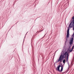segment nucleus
<instances>
[{
    "label": "nucleus",
    "mask_w": 74,
    "mask_h": 74,
    "mask_svg": "<svg viewBox=\"0 0 74 74\" xmlns=\"http://www.w3.org/2000/svg\"><path fill=\"white\" fill-rule=\"evenodd\" d=\"M66 58V62L68 61V59L69 58V55H68V53H64L63 52H61V54L58 60H57L55 62L56 63H57L58 62L61 63L62 61H63V58Z\"/></svg>",
    "instance_id": "nucleus-1"
},
{
    "label": "nucleus",
    "mask_w": 74,
    "mask_h": 74,
    "mask_svg": "<svg viewBox=\"0 0 74 74\" xmlns=\"http://www.w3.org/2000/svg\"><path fill=\"white\" fill-rule=\"evenodd\" d=\"M71 22V23L69 25V27H67V37H69V36H70V33L69 32L70 27L71 28L73 27V30H74V33L72 35V36L73 37H74V16L72 18Z\"/></svg>",
    "instance_id": "nucleus-2"
},
{
    "label": "nucleus",
    "mask_w": 74,
    "mask_h": 74,
    "mask_svg": "<svg viewBox=\"0 0 74 74\" xmlns=\"http://www.w3.org/2000/svg\"><path fill=\"white\" fill-rule=\"evenodd\" d=\"M73 48H74V45L73 46L72 49H71V47H70V46L69 48L68 49V50L67 51L65 52V51H63L62 52H64V53H68V55L69 56V53H70V52H71L73 51Z\"/></svg>",
    "instance_id": "nucleus-3"
},
{
    "label": "nucleus",
    "mask_w": 74,
    "mask_h": 74,
    "mask_svg": "<svg viewBox=\"0 0 74 74\" xmlns=\"http://www.w3.org/2000/svg\"><path fill=\"white\" fill-rule=\"evenodd\" d=\"M60 67H61V70L60 71ZM58 71H63V67L61 65H59L56 69Z\"/></svg>",
    "instance_id": "nucleus-4"
},
{
    "label": "nucleus",
    "mask_w": 74,
    "mask_h": 74,
    "mask_svg": "<svg viewBox=\"0 0 74 74\" xmlns=\"http://www.w3.org/2000/svg\"><path fill=\"white\" fill-rule=\"evenodd\" d=\"M74 40V38H71L70 39V41H69V44L70 45H72L73 44V40Z\"/></svg>",
    "instance_id": "nucleus-5"
},
{
    "label": "nucleus",
    "mask_w": 74,
    "mask_h": 74,
    "mask_svg": "<svg viewBox=\"0 0 74 74\" xmlns=\"http://www.w3.org/2000/svg\"><path fill=\"white\" fill-rule=\"evenodd\" d=\"M66 61V60H65V59H64L63 60V63H64V64H65V62Z\"/></svg>",
    "instance_id": "nucleus-6"
},
{
    "label": "nucleus",
    "mask_w": 74,
    "mask_h": 74,
    "mask_svg": "<svg viewBox=\"0 0 74 74\" xmlns=\"http://www.w3.org/2000/svg\"><path fill=\"white\" fill-rule=\"evenodd\" d=\"M68 64L69 65V66H70V65H69V63H68Z\"/></svg>",
    "instance_id": "nucleus-7"
}]
</instances>
